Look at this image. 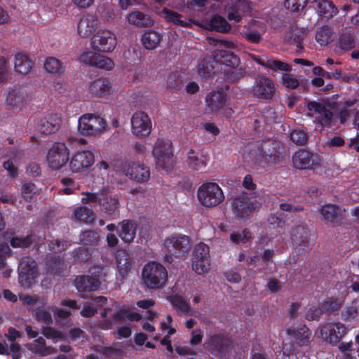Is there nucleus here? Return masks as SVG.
I'll list each match as a JSON object with an SVG mask.
<instances>
[{
  "label": "nucleus",
  "mask_w": 359,
  "mask_h": 359,
  "mask_svg": "<svg viewBox=\"0 0 359 359\" xmlns=\"http://www.w3.org/2000/svg\"><path fill=\"white\" fill-rule=\"evenodd\" d=\"M257 151L256 161L263 167L280 165L286 156L284 144L273 139L262 141L258 146Z\"/></svg>",
  "instance_id": "nucleus-1"
},
{
  "label": "nucleus",
  "mask_w": 359,
  "mask_h": 359,
  "mask_svg": "<svg viewBox=\"0 0 359 359\" xmlns=\"http://www.w3.org/2000/svg\"><path fill=\"white\" fill-rule=\"evenodd\" d=\"M81 202L84 204L92 203L95 208L99 206L100 210L109 217H115L118 215V200L111 194L108 188H104L97 193H86Z\"/></svg>",
  "instance_id": "nucleus-2"
},
{
  "label": "nucleus",
  "mask_w": 359,
  "mask_h": 359,
  "mask_svg": "<svg viewBox=\"0 0 359 359\" xmlns=\"http://www.w3.org/2000/svg\"><path fill=\"white\" fill-rule=\"evenodd\" d=\"M142 280L149 289H158L165 285L168 280V271L160 263L149 262L142 269Z\"/></svg>",
  "instance_id": "nucleus-3"
},
{
  "label": "nucleus",
  "mask_w": 359,
  "mask_h": 359,
  "mask_svg": "<svg viewBox=\"0 0 359 359\" xmlns=\"http://www.w3.org/2000/svg\"><path fill=\"white\" fill-rule=\"evenodd\" d=\"M152 156L157 168L169 171L173 163L172 142L168 139L158 138L153 147Z\"/></svg>",
  "instance_id": "nucleus-4"
},
{
  "label": "nucleus",
  "mask_w": 359,
  "mask_h": 359,
  "mask_svg": "<svg viewBox=\"0 0 359 359\" xmlns=\"http://www.w3.org/2000/svg\"><path fill=\"white\" fill-rule=\"evenodd\" d=\"M306 108L314 117L316 124L323 128L331 127L334 124V116L330 102L309 101L306 103Z\"/></svg>",
  "instance_id": "nucleus-5"
},
{
  "label": "nucleus",
  "mask_w": 359,
  "mask_h": 359,
  "mask_svg": "<svg viewBox=\"0 0 359 359\" xmlns=\"http://www.w3.org/2000/svg\"><path fill=\"white\" fill-rule=\"evenodd\" d=\"M197 196L201 204L206 208L215 207L224 199L222 189L215 182L202 184L198 189Z\"/></svg>",
  "instance_id": "nucleus-6"
},
{
  "label": "nucleus",
  "mask_w": 359,
  "mask_h": 359,
  "mask_svg": "<svg viewBox=\"0 0 359 359\" xmlns=\"http://www.w3.org/2000/svg\"><path fill=\"white\" fill-rule=\"evenodd\" d=\"M165 251L176 258L185 256L190 251V238L184 234L174 233L167 237L163 242Z\"/></svg>",
  "instance_id": "nucleus-7"
},
{
  "label": "nucleus",
  "mask_w": 359,
  "mask_h": 359,
  "mask_svg": "<svg viewBox=\"0 0 359 359\" xmlns=\"http://www.w3.org/2000/svg\"><path fill=\"white\" fill-rule=\"evenodd\" d=\"M105 120L94 114H85L78 120V130L83 135H94L102 133L106 128Z\"/></svg>",
  "instance_id": "nucleus-8"
},
{
  "label": "nucleus",
  "mask_w": 359,
  "mask_h": 359,
  "mask_svg": "<svg viewBox=\"0 0 359 359\" xmlns=\"http://www.w3.org/2000/svg\"><path fill=\"white\" fill-rule=\"evenodd\" d=\"M69 160V150L64 142H55L46 156L48 165L53 170H60Z\"/></svg>",
  "instance_id": "nucleus-9"
},
{
  "label": "nucleus",
  "mask_w": 359,
  "mask_h": 359,
  "mask_svg": "<svg viewBox=\"0 0 359 359\" xmlns=\"http://www.w3.org/2000/svg\"><path fill=\"white\" fill-rule=\"evenodd\" d=\"M276 91V88L272 79L260 74L255 77L252 89L255 97L262 100H271Z\"/></svg>",
  "instance_id": "nucleus-10"
},
{
  "label": "nucleus",
  "mask_w": 359,
  "mask_h": 359,
  "mask_svg": "<svg viewBox=\"0 0 359 359\" xmlns=\"http://www.w3.org/2000/svg\"><path fill=\"white\" fill-rule=\"evenodd\" d=\"M37 276L36 262L30 257H22L18 265L19 283L24 287H30L35 283Z\"/></svg>",
  "instance_id": "nucleus-11"
},
{
  "label": "nucleus",
  "mask_w": 359,
  "mask_h": 359,
  "mask_svg": "<svg viewBox=\"0 0 359 359\" xmlns=\"http://www.w3.org/2000/svg\"><path fill=\"white\" fill-rule=\"evenodd\" d=\"M117 44L115 34L108 29H100L91 39V45L95 50L110 53Z\"/></svg>",
  "instance_id": "nucleus-12"
},
{
  "label": "nucleus",
  "mask_w": 359,
  "mask_h": 359,
  "mask_svg": "<svg viewBox=\"0 0 359 359\" xmlns=\"http://www.w3.org/2000/svg\"><path fill=\"white\" fill-rule=\"evenodd\" d=\"M131 132L136 137L142 139L151 132L152 123L149 115L142 111L135 112L131 117Z\"/></svg>",
  "instance_id": "nucleus-13"
},
{
  "label": "nucleus",
  "mask_w": 359,
  "mask_h": 359,
  "mask_svg": "<svg viewBox=\"0 0 359 359\" xmlns=\"http://www.w3.org/2000/svg\"><path fill=\"white\" fill-rule=\"evenodd\" d=\"M320 159L317 154L305 149H299L292 156L293 166L299 170H312L320 165Z\"/></svg>",
  "instance_id": "nucleus-14"
},
{
  "label": "nucleus",
  "mask_w": 359,
  "mask_h": 359,
  "mask_svg": "<svg viewBox=\"0 0 359 359\" xmlns=\"http://www.w3.org/2000/svg\"><path fill=\"white\" fill-rule=\"evenodd\" d=\"M318 212L320 220L327 226H337L343 219V211L337 204L325 203L320 206Z\"/></svg>",
  "instance_id": "nucleus-15"
},
{
  "label": "nucleus",
  "mask_w": 359,
  "mask_h": 359,
  "mask_svg": "<svg viewBox=\"0 0 359 359\" xmlns=\"http://www.w3.org/2000/svg\"><path fill=\"white\" fill-rule=\"evenodd\" d=\"M69 169L74 173L82 172L95 161L94 153L89 150L78 151L69 158Z\"/></svg>",
  "instance_id": "nucleus-16"
},
{
  "label": "nucleus",
  "mask_w": 359,
  "mask_h": 359,
  "mask_svg": "<svg viewBox=\"0 0 359 359\" xmlns=\"http://www.w3.org/2000/svg\"><path fill=\"white\" fill-rule=\"evenodd\" d=\"M322 338L330 344H336L346 333V328L341 323H327L320 327Z\"/></svg>",
  "instance_id": "nucleus-17"
},
{
  "label": "nucleus",
  "mask_w": 359,
  "mask_h": 359,
  "mask_svg": "<svg viewBox=\"0 0 359 359\" xmlns=\"http://www.w3.org/2000/svg\"><path fill=\"white\" fill-rule=\"evenodd\" d=\"M233 214L239 219H245L250 217L255 209V203L247 196H239L231 203Z\"/></svg>",
  "instance_id": "nucleus-18"
},
{
  "label": "nucleus",
  "mask_w": 359,
  "mask_h": 359,
  "mask_svg": "<svg viewBox=\"0 0 359 359\" xmlns=\"http://www.w3.org/2000/svg\"><path fill=\"white\" fill-rule=\"evenodd\" d=\"M356 46V38L354 31L350 27L341 29L336 39L335 48L344 53L351 51Z\"/></svg>",
  "instance_id": "nucleus-19"
},
{
  "label": "nucleus",
  "mask_w": 359,
  "mask_h": 359,
  "mask_svg": "<svg viewBox=\"0 0 359 359\" xmlns=\"http://www.w3.org/2000/svg\"><path fill=\"white\" fill-rule=\"evenodd\" d=\"M125 175L131 180L143 183L149 180L150 177V171L148 167L144 164H140L135 162L128 163L123 168Z\"/></svg>",
  "instance_id": "nucleus-20"
},
{
  "label": "nucleus",
  "mask_w": 359,
  "mask_h": 359,
  "mask_svg": "<svg viewBox=\"0 0 359 359\" xmlns=\"http://www.w3.org/2000/svg\"><path fill=\"white\" fill-rule=\"evenodd\" d=\"M227 93L222 89L213 90L207 94L205 104L212 112H218L223 109L227 102Z\"/></svg>",
  "instance_id": "nucleus-21"
},
{
  "label": "nucleus",
  "mask_w": 359,
  "mask_h": 359,
  "mask_svg": "<svg viewBox=\"0 0 359 359\" xmlns=\"http://www.w3.org/2000/svg\"><path fill=\"white\" fill-rule=\"evenodd\" d=\"M262 23L252 20L244 27L241 32L242 37L248 43L258 44L262 39L264 31L262 29Z\"/></svg>",
  "instance_id": "nucleus-22"
},
{
  "label": "nucleus",
  "mask_w": 359,
  "mask_h": 359,
  "mask_svg": "<svg viewBox=\"0 0 359 359\" xmlns=\"http://www.w3.org/2000/svg\"><path fill=\"white\" fill-rule=\"evenodd\" d=\"M61 122V118L57 114H48L39 120L37 129L39 133L44 135L53 134L60 129Z\"/></svg>",
  "instance_id": "nucleus-23"
},
{
  "label": "nucleus",
  "mask_w": 359,
  "mask_h": 359,
  "mask_svg": "<svg viewBox=\"0 0 359 359\" xmlns=\"http://www.w3.org/2000/svg\"><path fill=\"white\" fill-rule=\"evenodd\" d=\"M310 231L302 225H298L292 230L291 239L295 245L306 251L310 249Z\"/></svg>",
  "instance_id": "nucleus-24"
},
{
  "label": "nucleus",
  "mask_w": 359,
  "mask_h": 359,
  "mask_svg": "<svg viewBox=\"0 0 359 359\" xmlns=\"http://www.w3.org/2000/svg\"><path fill=\"white\" fill-rule=\"evenodd\" d=\"M254 60L265 69H271L273 72L281 71L290 72L292 70L290 65L275 59L274 57H269L267 56H255Z\"/></svg>",
  "instance_id": "nucleus-25"
},
{
  "label": "nucleus",
  "mask_w": 359,
  "mask_h": 359,
  "mask_svg": "<svg viewBox=\"0 0 359 359\" xmlns=\"http://www.w3.org/2000/svg\"><path fill=\"white\" fill-rule=\"evenodd\" d=\"M287 334L297 345L299 346L309 345L311 331L305 325L297 328H288Z\"/></svg>",
  "instance_id": "nucleus-26"
},
{
  "label": "nucleus",
  "mask_w": 359,
  "mask_h": 359,
  "mask_svg": "<svg viewBox=\"0 0 359 359\" xmlns=\"http://www.w3.org/2000/svg\"><path fill=\"white\" fill-rule=\"evenodd\" d=\"M101 283L97 276H79L74 280V285L79 292H88L97 290Z\"/></svg>",
  "instance_id": "nucleus-27"
},
{
  "label": "nucleus",
  "mask_w": 359,
  "mask_h": 359,
  "mask_svg": "<svg viewBox=\"0 0 359 359\" xmlns=\"http://www.w3.org/2000/svg\"><path fill=\"white\" fill-rule=\"evenodd\" d=\"M248 0H231L227 10V18L238 22L242 19V15L248 11Z\"/></svg>",
  "instance_id": "nucleus-28"
},
{
  "label": "nucleus",
  "mask_w": 359,
  "mask_h": 359,
  "mask_svg": "<svg viewBox=\"0 0 359 359\" xmlns=\"http://www.w3.org/2000/svg\"><path fill=\"white\" fill-rule=\"evenodd\" d=\"M90 90L95 96L105 98L113 92V86L108 79L99 78L90 83Z\"/></svg>",
  "instance_id": "nucleus-29"
},
{
  "label": "nucleus",
  "mask_w": 359,
  "mask_h": 359,
  "mask_svg": "<svg viewBox=\"0 0 359 359\" xmlns=\"http://www.w3.org/2000/svg\"><path fill=\"white\" fill-rule=\"evenodd\" d=\"M97 27V18L95 15L86 14L83 15L78 23V34L81 37L90 36Z\"/></svg>",
  "instance_id": "nucleus-30"
},
{
  "label": "nucleus",
  "mask_w": 359,
  "mask_h": 359,
  "mask_svg": "<svg viewBox=\"0 0 359 359\" xmlns=\"http://www.w3.org/2000/svg\"><path fill=\"white\" fill-rule=\"evenodd\" d=\"M213 59L217 63L222 64L235 69L240 64V58L233 53L217 50L213 53Z\"/></svg>",
  "instance_id": "nucleus-31"
},
{
  "label": "nucleus",
  "mask_w": 359,
  "mask_h": 359,
  "mask_svg": "<svg viewBox=\"0 0 359 359\" xmlns=\"http://www.w3.org/2000/svg\"><path fill=\"white\" fill-rule=\"evenodd\" d=\"M130 25L139 27H149L154 25L151 16L138 10L130 12L127 16Z\"/></svg>",
  "instance_id": "nucleus-32"
},
{
  "label": "nucleus",
  "mask_w": 359,
  "mask_h": 359,
  "mask_svg": "<svg viewBox=\"0 0 359 359\" xmlns=\"http://www.w3.org/2000/svg\"><path fill=\"white\" fill-rule=\"evenodd\" d=\"M26 91L20 87H14L9 90L6 97V104L12 108L21 109L25 103Z\"/></svg>",
  "instance_id": "nucleus-33"
},
{
  "label": "nucleus",
  "mask_w": 359,
  "mask_h": 359,
  "mask_svg": "<svg viewBox=\"0 0 359 359\" xmlns=\"http://www.w3.org/2000/svg\"><path fill=\"white\" fill-rule=\"evenodd\" d=\"M121 231L119 237L125 242L130 243L133 241L136 236L137 224L130 219H125L120 223Z\"/></svg>",
  "instance_id": "nucleus-34"
},
{
  "label": "nucleus",
  "mask_w": 359,
  "mask_h": 359,
  "mask_svg": "<svg viewBox=\"0 0 359 359\" xmlns=\"http://www.w3.org/2000/svg\"><path fill=\"white\" fill-rule=\"evenodd\" d=\"M162 15L167 22L183 27H189L191 23H195L194 20H189V22L183 20L182 15L168 8H163Z\"/></svg>",
  "instance_id": "nucleus-35"
},
{
  "label": "nucleus",
  "mask_w": 359,
  "mask_h": 359,
  "mask_svg": "<svg viewBox=\"0 0 359 359\" xmlns=\"http://www.w3.org/2000/svg\"><path fill=\"white\" fill-rule=\"evenodd\" d=\"M34 65V62L25 55L18 53L15 57V70L22 74L29 73Z\"/></svg>",
  "instance_id": "nucleus-36"
},
{
  "label": "nucleus",
  "mask_w": 359,
  "mask_h": 359,
  "mask_svg": "<svg viewBox=\"0 0 359 359\" xmlns=\"http://www.w3.org/2000/svg\"><path fill=\"white\" fill-rule=\"evenodd\" d=\"M161 34L153 30L146 31L142 36V43L147 50L155 49L161 41Z\"/></svg>",
  "instance_id": "nucleus-37"
},
{
  "label": "nucleus",
  "mask_w": 359,
  "mask_h": 359,
  "mask_svg": "<svg viewBox=\"0 0 359 359\" xmlns=\"http://www.w3.org/2000/svg\"><path fill=\"white\" fill-rule=\"evenodd\" d=\"M344 300L336 297H327L321 304V310L324 313L331 314L337 313L342 306Z\"/></svg>",
  "instance_id": "nucleus-38"
},
{
  "label": "nucleus",
  "mask_w": 359,
  "mask_h": 359,
  "mask_svg": "<svg viewBox=\"0 0 359 359\" xmlns=\"http://www.w3.org/2000/svg\"><path fill=\"white\" fill-rule=\"evenodd\" d=\"M116 262L119 276L123 278L130 269L131 262L129 255L125 252H118L116 257Z\"/></svg>",
  "instance_id": "nucleus-39"
},
{
  "label": "nucleus",
  "mask_w": 359,
  "mask_h": 359,
  "mask_svg": "<svg viewBox=\"0 0 359 359\" xmlns=\"http://www.w3.org/2000/svg\"><path fill=\"white\" fill-rule=\"evenodd\" d=\"M79 240L81 243L85 245H97L100 241V231L98 229L83 231L80 233Z\"/></svg>",
  "instance_id": "nucleus-40"
},
{
  "label": "nucleus",
  "mask_w": 359,
  "mask_h": 359,
  "mask_svg": "<svg viewBox=\"0 0 359 359\" xmlns=\"http://www.w3.org/2000/svg\"><path fill=\"white\" fill-rule=\"evenodd\" d=\"M317 11L320 15L327 19L332 18L338 12L332 1L328 0L319 1L317 5Z\"/></svg>",
  "instance_id": "nucleus-41"
},
{
  "label": "nucleus",
  "mask_w": 359,
  "mask_h": 359,
  "mask_svg": "<svg viewBox=\"0 0 359 359\" xmlns=\"http://www.w3.org/2000/svg\"><path fill=\"white\" fill-rule=\"evenodd\" d=\"M45 69L51 74L61 75L65 71V66L58 59L54 57L46 58L44 63Z\"/></svg>",
  "instance_id": "nucleus-42"
},
{
  "label": "nucleus",
  "mask_w": 359,
  "mask_h": 359,
  "mask_svg": "<svg viewBox=\"0 0 359 359\" xmlns=\"http://www.w3.org/2000/svg\"><path fill=\"white\" fill-rule=\"evenodd\" d=\"M210 26L212 30L222 33H227L231 29V25L226 20L219 15H215L212 18L210 22Z\"/></svg>",
  "instance_id": "nucleus-43"
},
{
  "label": "nucleus",
  "mask_w": 359,
  "mask_h": 359,
  "mask_svg": "<svg viewBox=\"0 0 359 359\" xmlns=\"http://www.w3.org/2000/svg\"><path fill=\"white\" fill-rule=\"evenodd\" d=\"M186 163L188 167L194 170H199L205 168L207 165L206 161L196 155L194 150L190 149L187 154Z\"/></svg>",
  "instance_id": "nucleus-44"
},
{
  "label": "nucleus",
  "mask_w": 359,
  "mask_h": 359,
  "mask_svg": "<svg viewBox=\"0 0 359 359\" xmlns=\"http://www.w3.org/2000/svg\"><path fill=\"white\" fill-rule=\"evenodd\" d=\"M355 302H352L350 305L346 306L341 312V318L346 322H351L357 318L359 314V306Z\"/></svg>",
  "instance_id": "nucleus-45"
},
{
  "label": "nucleus",
  "mask_w": 359,
  "mask_h": 359,
  "mask_svg": "<svg viewBox=\"0 0 359 359\" xmlns=\"http://www.w3.org/2000/svg\"><path fill=\"white\" fill-rule=\"evenodd\" d=\"M332 30L327 26L325 25L316 30V39L321 46H326L332 41Z\"/></svg>",
  "instance_id": "nucleus-46"
},
{
  "label": "nucleus",
  "mask_w": 359,
  "mask_h": 359,
  "mask_svg": "<svg viewBox=\"0 0 359 359\" xmlns=\"http://www.w3.org/2000/svg\"><path fill=\"white\" fill-rule=\"evenodd\" d=\"M75 217L85 223H90L94 220V214L91 209L85 206H80L74 210Z\"/></svg>",
  "instance_id": "nucleus-47"
},
{
  "label": "nucleus",
  "mask_w": 359,
  "mask_h": 359,
  "mask_svg": "<svg viewBox=\"0 0 359 359\" xmlns=\"http://www.w3.org/2000/svg\"><path fill=\"white\" fill-rule=\"evenodd\" d=\"M62 265V259L60 256L48 257L45 261L46 271L50 274H56L59 272Z\"/></svg>",
  "instance_id": "nucleus-48"
},
{
  "label": "nucleus",
  "mask_w": 359,
  "mask_h": 359,
  "mask_svg": "<svg viewBox=\"0 0 359 359\" xmlns=\"http://www.w3.org/2000/svg\"><path fill=\"white\" fill-rule=\"evenodd\" d=\"M33 243L34 239L32 235H27L25 237L15 236L11 238L10 241L11 245L14 248H28L33 244Z\"/></svg>",
  "instance_id": "nucleus-49"
},
{
  "label": "nucleus",
  "mask_w": 359,
  "mask_h": 359,
  "mask_svg": "<svg viewBox=\"0 0 359 359\" xmlns=\"http://www.w3.org/2000/svg\"><path fill=\"white\" fill-rule=\"evenodd\" d=\"M39 194V189L35 184L28 182L22 184L21 194L23 198L30 201L33 197Z\"/></svg>",
  "instance_id": "nucleus-50"
},
{
  "label": "nucleus",
  "mask_w": 359,
  "mask_h": 359,
  "mask_svg": "<svg viewBox=\"0 0 359 359\" xmlns=\"http://www.w3.org/2000/svg\"><path fill=\"white\" fill-rule=\"evenodd\" d=\"M210 259L192 258V269L198 274H203L209 270Z\"/></svg>",
  "instance_id": "nucleus-51"
},
{
  "label": "nucleus",
  "mask_w": 359,
  "mask_h": 359,
  "mask_svg": "<svg viewBox=\"0 0 359 359\" xmlns=\"http://www.w3.org/2000/svg\"><path fill=\"white\" fill-rule=\"evenodd\" d=\"M251 238V232L248 229L230 234V240L235 244L245 243Z\"/></svg>",
  "instance_id": "nucleus-52"
},
{
  "label": "nucleus",
  "mask_w": 359,
  "mask_h": 359,
  "mask_svg": "<svg viewBox=\"0 0 359 359\" xmlns=\"http://www.w3.org/2000/svg\"><path fill=\"white\" fill-rule=\"evenodd\" d=\"M222 337L218 334H214L204 344V347L209 351H219L222 347Z\"/></svg>",
  "instance_id": "nucleus-53"
},
{
  "label": "nucleus",
  "mask_w": 359,
  "mask_h": 359,
  "mask_svg": "<svg viewBox=\"0 0 359 359\" xmlns=\"http://www.w3.org/2000/svg\"><path fill=\"white\" fill-rule=\"evenodd\" d=\"M170 302L173 306L181 313H186L189 312V305L182 296L174 295L171 297Z\"/></svg>",
  "instance_id": "nucleus-54"
},
{
  "label": "nucleus",
  "mask_w": 359,
  "mask_h": 359,
  "mask_svg": "<svg viewBox=\"0 0 359 359\" xmlns=\"http://www.w3.org/2000/svg\"><path fill=\"white\" fill-rule=\"evenodd\" d=\"M209 252V246L203 243H200L196 245L194 248L193 258L201 259H210Z\"/></svg>",
  "instance_id": "nucleus-55"
},
{
  "label": "nucleus",
  "mask_w": 359,
  "mask_h": 359,
  "mask_svg": "<svg viewBox=\"0 0 359 359\" xmlns=\"http://www.w3.org/2000/svg\"><path fill=\"white\" fill-rule=\"evenodd\" d=\"M290 138L297 145H303L307 142L308 135L302 130H294L290 133Z\"/></svg>",
  "instance_id": "nucleus-56"
},
{
  "label": "nucleus",
  "mask_w": 359,
  "mask_h": 359,
  "mask_svg": "<svg viewBox=\"0 0 359 359\" xmlns=\"http://www.w3.org/2000/svg\"><path fill=\"white\" fill-rule=\"evenodd\" d=\"M73 257L75 261L86 262L91 258L92 255L88 248L79 247L74 250Z\"/></svg>",
  "instance_id": "nucleus-57"
},
{
  "label": "nucleus",
  "mask_w": 359,
  "mask_h": 359,
  "mask_svg": "<svg viewBox=\"0 0 359 359\" xmlns=\"http://www.w3.org/2000/svg\"><path fill=\"white\" fill-rule=\"evenodd\" d=\"M35 316L39 322H41L46 325L53 323V318L49 309H39L35 313Z\"/></svg>",
  "instance_id": "nucleus-58"
},
{
  "label": "nucleus",
  "mask_w": 359,
  "mask_h": 359,
  "mask_svg": "<svg viewBox=\"0 0 359 359\" xmlns=\"http://www.w3.org/2000/svg\"><path fill=\"white\" fill-rule=\"evenodd\" d=\"M306 6V0H285V8L292 12H297Z\"/></svg>",
  "instance_id": "nucleus-59"
},
{
  "label": "nucleus",
  "mask_w": 359,
  "mask_h": 359,
  "mask_svg": "<svg viewBox=\"0 0 359 359\" xmlns=\"http://www.w3.org/2000/svg\"><path fill=\"white\" fill-rule=\"evenodd\" d=\"M95 63V67L106 70H111L114 67V62L111 58L100 54L97 55Z\"/></svg>",
  "instance_id": "nucleus-60"
},
{
  "label": "nucleus",
  "mask_w": 359,
  "mask_h": 359,
  "mask_svg": "<svg viewBox=\"0 0 359 359\" xmlns=\"http://www.w3.org/2000/svg\"><path fill=\"white\" fill-rule=\"evenodd\" d=\"M70 245L67 241L53 240L48 243V249L54 252H61L68 248Z\"/></svg>",
  "instance_id": "nucleus-61"
},
{
  "label": "nucleus",
  "mask_w": 359,
  "mask_h": 359,
  "mask_svg": "<svg viewBox=\"0 0 359 359\" xmlns=\"http://www.w3.org/2000/svg\"><path fill=\"white\" fill-rule=\"evenodd\" d=\"M208 0H187L184 6L189 11H201L205 8Z\"/></svg>",
  "instance_id": "nucleus-62"
},
{
  "label": "nucleus",
  "mask_w": 359,
  "mask_h": 359,
  "mask_svg": "<svg viewBox=\"0 0 359 359\" xmlns=\"http://www.w3.org/2000/svg\"><path fill=\"white\" fill-rule=\"evenodd\" d=\"M282 84L287 88L295 89L299 87V82L292 75L284 74L282 76Z\"/></svg>",
  "instance_id": "nucleus-63"
},
{
  "label": "nucleus",
  "mask_w": 359,
  "mask_h": 359,
  "mask_svg": "<svg viewBox=\"0 0 359 359\" xmlns=\"http://www.w3.org/2000/svg\"><path fill=\"white\" fill-rule=\"evenodd\" d=\"M182 81L179 77V74L172 72L167 78L166 83L169 88L176 89L180 87Z\"/></svg>",
  "instance_id": "nucleus-64"
}]
</instances>
